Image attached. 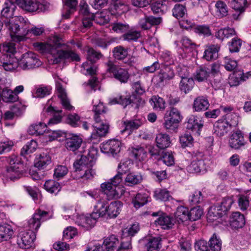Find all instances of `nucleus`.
Wrapping results in <instances>:
<instances>
[{
  "label": "nucleus",
  "instance_id": "1",
  "mask_svg": "<svg viewBox=\"0 0 251 251\" xmlns=\"http://www.w3.org/2000/svg\"><path fill=\"white\" fill-rule=\"evenodd\" d=\"M2 54L0 57V61L6 71L16 69L18 66L23 70H29L38 68L42 65V62L38 55L32 52H27L22 55L20 60L14 56L16 52L15 44L7 43L3 45Z\"/></svg>",
  "mask_w": 251,
  "mask_h": 251
},
{
  "label": "nucleus",
  "instance_id": "2",
  "mask_svg": "<svg viewBox=\"0 0 251 251\" xmlns=\"http://www.w3.org/2000/svg\"><path fill=\"white\" fill-rule=\"evenodd\" d=\"M34 47L41 52H47L51 55L52 64L59 63L62 60L70 61H80L79 55L72 50H56L50 45H44L43 43H35Z\"/></svg>",
  "mask_w": 251,
  "mask_h": 251
},
{
  "label": "nucleus",
  "instance_id": "3",
  "mask_svg": "<svg viewBox=\"0 0 251 251\" xmlns=\"http://www.w3.org/2000/svg\"><path fill=\"white\" fill-rule=\"evenodd\" d=\"M8 24H3L4 29H6L10 36L22 39L28 35V23L22 16H15L13 19L8 21Z\"/></svg>",
  "mask_w": 251,
  "mask_h": 251
},
{
  "label": "nucleus",
  "instance_id": "4",
  "mask_svg": "<svg viewBox=\"0 0 251 251\" xmlns=\"http://www.w3.org/2000/svg\"><path fill=\"white\" fill-rule=\"evenodd\" d=\"M182 116L180 111L175 107L167 110L164 116V127L169 131H175L177 128L179 123L181 121Z\"/></svg>",
  "mask_w": 251,
  "mask_h": 251
},
{
  "label": "nucleus",
  "instance_id": "5",
  "mask_svg": "<svg viewBox=\"0 0 251 251\" xmlns=\"http://www.w3.org/2000/svg\"><path fill=\"white\" fill-rule=\"evenodd\" d=\"M122 203L120 201L111 202L108 206L103 201L98 203L96 207L98 208V212L100 217L105 216L106 215L110 218H115L120 213Z\"/></svg>",
  "mask_w": 251,
  "mask_h": 251
},
{
  "label": "nucleus",
  "instance_id": "6",
  "mask_svg": "<svg viewBox=\"0 0 251 251\" xmlns=\"http://www.w3.org/2000/svg\"><path fill=\"white\" fill-rule=\"evenodd\" d=\"M195 248L197 251H220L222 248V241L214 233L208 242L200 240L195 243Z\"/></svg>",
  "mask_w": 251,
  "mask_h": 251
},
{
  "label": "nucleus",
  "instance_id": "7",
  "mask_svg": "<svg viewBox=\"0 0 251 251\" xmlns=\"http://www.w3.org/2000/svg\"><path fill=\"white\" fill-rule=\"evenodd\" d=\"M117 183L114 176L111 179V182H106L101 184L102 191L109 199H117L123 194V190L119 184Z\"/></svg>",
  "mask_w": 251,
  "mask_h": 251
},
{
  "label": "nucleus",
  "instance_id": "8",
  "mask_svg": "<svg viewBox=\"0 0 251 251\" xmlns=\"http://www.w3.org/2000/svg\"><path fill=\"white\" fill-rule=\"evenodd\" d=\"M106 65L107 71L112 74L116 79L121 83H126L127 82L130 75L127 70L116 66L111 60H108Z\"/></svg>",
  "mask_w": 251,
  "mask_h": 251
},
{
  "label": "nucleus",
  "instance_id": "9",
  "mask_svg": "<svg viewBox=\"0 0 251 251\" xmlns=\"http://www.w3.org/2000/svg\"><path fill=\"white\" fill-rule=\"evenodd\" d=\"M36 239V233L31 230L20 231L17 236V243L20 248L29 249Z\"/></svg>",
  "mask_w": 251,
  "mask_h": 251
},
{
  "label": "nucleus",
  "instance_id": "10",
  "mask_svg": "<svg viewBox=\"0 0 251 251\" xmlns=\"http://www.w3.org/2000/svg\"><path fill=\"white\" fill-rule=\"evenodd\" d=\"M112 104L119 103L126 107L129 104H131V107L138 109L140 105L144 103V100L139 97L132 94L130 97L120 96L115 98L110 101Z\"/></svg>",
  "mask_w": 251,
  "mask_h": 251
},
{
  "label": "nucleus",
  "instance_id": "11",
  "mask_svg": "<svg viewBox=\"0 0 251 251\" xmlns=\"http://www.w3.org/2000/svg\"><path fill=\"white\" fill-rule=\"evenodd\" d=\"M14 0H6L4 4L3 7L1 11L0 22L1 24L6 23L8 25V21L13 19L16 16L14 15L16 6L14 4Z\"/></svg>",
  "mask_w": 251,
  "mask_h": 251
},
{
  "label": "nucleus",
  "instance_id": "12",
  "mask_svg": "<svg viewBox=\"0 0 251 251\" xmlns=\"http://www.w3.org/2000/svg\"><path fill=\"white\" fill-rule=\"evenodd\" d=\"M49 213L40 209L36 210L32 217L28 221L29 230L34 231L35 232L38 230L41 226V221L46 219Z\"/></svg>",
  "mask_w": 251,
  "mask_h": 251
},
{
  "label": "nucleus",
  "instance_id": "13",
  "mask_svg": "<svg viewBox=\"0 0 251 251\" xmlns=\"http://www.w3.org/2000/svg\"><path fill=\"white\" fill-rule=\"evenodd\" d=\"M121 143L117 139H111L103 143L100 147L102 152L105 153L117 154L121 150Z\"/></svg>",
  "mask_w": 251,
  "mask_h": 251
},
{
  "label": "nucleus",
  "instance_id": "14",
  "mask_svg": "<svg viewBox=\"0 0 251 251\" xmlns=\"http://www.w3.org/2000/svg\"><path fill=\"white\" fill-rule=\"evenodd\" d=\"M100 217V215L97 211L92 213L89 216H81L77 219L76 222L79 226L89 229L95 226L97 219Z\"/></svg>",
  "mask_w": 251,
  "mask_h": 251
},
{
  "label": "nucleus",
  "instance_id": "15",
  "mask_svg": "<svg viewBox=\"0 0 251 251\" xmlns=\"http://www.w3.org/2000/svg\"><path fill=\"white\" fill-rule=\"evenodd\" d=\"M244 135L241 131H237L233 133L230 136L228 144L229 147L234 150H240L243 148L246 144Z\"/></svg>",
  "mask_w": 251,
  "mask_h": 251
},
{
  "label": "nucleus",
  "instance_id": "16",
  "mask_svg": "<svg viewBox=\"0 0 251 251\" xmlns=\"http://www.w3.org/2000/svg\"><path fill=\"white\" fill-rule=\"evenodd\" d=\"M56 88L57 92V95L60 100L61 103L64 109L67 110H72L74 107L71 105L70 100L67 98V93L65 89L62 87V85L56 82Z\"/></svg>",
  "mask_w": 251,
  "mask_h": 251
},
{
  "label": "nucleus",
  "instance_id": "17",
  "mask_svg": "<svg viewBox=\"0 0 251 251\" xmlns=\"http://www.w3.org/2000/svg\"><path fill=\"white\" fill-rule=\"evenodd\" d=\"M203 126V125L201 121L199 120L196 116L191 115L186 123V127L187 129L190 130L198 135H200L201 129Z\"/></svg>",
  "mask_w": 251,
  "mask_h": 251
},
{
  "label": "nucleus",
  "instance_id": "18",
  "mask_svg": "<svg viewBox=\"0 0 251 251\" xmlns=\"http://www.w3.org/2000/svg\"><path fill=\"white\" fill-rule=\"evenodd\" d=\"M82 143V138L78 135H69L66 139L65 146L68 150L75 151L80 147Z\"/></svg>",
  "mask_w": 251,
  "mask_h": 251
},
{
  "label": "nucleus",
  "instance_id": "19",
  "mask_svg": "<svg viewBox=\"0 0 251 251\" xmlns=\"http://www.w3.org/2000/svg\"><path fill=\"white\" fill-rule=\"evenodd\" d=\"M143 241L148 251H158L161 248V239L159 237L148 236L145 238Z\"/></svg>",
  "mask_w": 251,
  "mask_h": 251
},
{
  "label": "nucleus",
  "instance_id": "20",
  "mask_svg": "<svg viewBox=\"0 0 251 251\" xmlns=\"http://www.w3.org/2000/svg\"><path fill=\"white\" fill-rule=\"evenodd\" d=\"M210 105L207 97L200 96L196 98L194 100L193 108L197 112L203 111L207 110Z\"/></svg>",
  "mask_w": 251,
  "mask_h": 251
},
{
  "label": "nucleus",
  "instance_id": "21",
  "mask_svg": "<svg viewBox=\"0 0 251 251\" xmlns=\"http://www.w3.org/2000/svg\"><path fill=\"white\" fill-rule=\"evenodd\" d=\"M156 224L159 225L164 229H169L173 226L176 222L175 219L166 213H163L155 221Z\"/></svg>",
  "mask_w": 251,
  "mask_h": 251
},
{
  "label": "nucleus",
  "instance_id": "22",
  "mask_svg": "<svg viewBox=\"0 0 251 251\" xmlns=\"http://www.w3.org/2000/svg\"><path fill=\"white\" fill-rule=\"evenodd\" d=\"M119 1V0L117 1L112 0L111 3L109 8V11L112 15L119 16L128 11V6L124 3H121Z\"/></svg>",
  "mask_w": 251,
  "mask_h": 251
},
{
  "label": "nucleus",
  "instance_id": "23",
  "mask_svg": "<svg viewBox=\"0 0 251 251\" xmlns=\"http://www.w3.org/2000/svg\"><path fill=\"white\" fill-rule=\"evenodd\" d=\"M98 122L94 126L95 131L91 134V138L97 139L98 137L104 136L108 132L109 125L107 123Z\"/></svg>",
  "mask_w": 251,
  "mask_h": 251
},
{
  "label": "nucleus",
  "instance_id": "24",
  "mask_svg": "<svg viewBox=\"0 0 251 251\" xmlns=\"http://www.w3.org/2000/svg\"><path fill=\"white\" fill-rule=\"evenodd\" d=\"M229 222L233 228H242L246 223L244 215L239 212H233L230 217Z\"/></svg>",
  "mask_w": 251,
  "mask_h": 251
},
{
  "label": "nucleus",
  "instance_id": "25",
  "mask_svg": "<svg viewBox=\"0 0 251 251\" xmlns=\"http://www.w3.org/2000/svg\"><path fill=\"white\" fill-rule=\"evenodd\" d=\"M92 166V160H89V158L84 155H82L79 159L76 160L74 163L75 172L78 173V174L85 170L87 167Z\"/></svg>",
  "mask_w": 251,
  "mask_h": 251
},
{
  "label": "nucleus",
  "instance_id": "26",
  "mask_svg": "<svg viewBox=\"0 0 251 251\" xmlns=\"http://www.w3.org/2000/svg\"><path fill=\"white\" fill-rule=\"evenodd\" d=\"M229 129L231 128L226 122L225 121L224 118H223L216 122L214 125V133L220 137L226 134Z\"/></svg>",
  "mask_w": 251,
  "mask_h": 251
},
{
  "label": "nucleus",
  "instance_id": "27",
  "mask_svg": "<svg viewBox=\"0 0 251 251\" xmlns=\"http://www.w3.org/2000/svg\"><path fill=\"white\" fill-rule=\"evenodd\" d=\"M128 151L130 157L139 161L143 160L147 156L146 151L140 146L131 147L128 149Z\"/></svg>",
  "mask_w": 251,
  "mask_h": 251
},
{
  "label": "nucleus",
  "instance_id": "28",
  "mask_svg": "<svg viewBox=\"0 0 251 251\" xmlns=\"http://www.w3.org/2000/svg\"><path fill=\"white\" fill-rule=\"evenodd\" d=\"M155 142L157 147L160 149L164 150L168 148L171 144L170 136L166 133H159L156 135Z\"/></svg>",
  "mask_w": 251,
  "mask_h": 251
},
{
  "label": "nucleus",
  "instance_id": "29",
  "mask_svg": "<svg viewBox=\"0 0 251 251\" xmlns=\"http://www.w3.org/2000/svg\"><path fill=\"white\" fill-rule=\"evenodd\" d=\"M210 74V70L207 67L204 66H200L196 71L194 74V78L199 82H203L208 79Z\"/></svg>",
  "mask_w": 251,
  "mask_h": 251
},
{
  "label": "nucleus",
  "instance_id": "30",
  "mask_svg": "<svg viewBox=\"0 0 251 251\" xmlns=\"http://www.w3.org/2000/svg\"><path fill=\"white\" fill-rule=\"evenodd\" d=\"M220 47L218 45H211L207 47L204 51L203 58L207 61L215 60L218 57V51Z\"/></svg>",
  "mask_w": 251,
  "mask_h": 251
},
{
  "label": "nucleus",
  "instance_id": "31",
  "mask_svg": "<svg viewBox=\"0 0 251 251\" xmlns=\"http://www.w3.org/2000/svg\"><path fill=\"white\" fill-rule=\"evenodd\" d=\"M130 163L129 161L121 162L118 165V174L114 176L117 183H121L122 180V175L127 173L130 170Z\"/></svg>",
  "mask_w": 251,
  "mask_h": 251
},
{
  "label": "nucleus",
  "instance_id": "32",
  "mask_svg": "<svg viewBox=\"0 0 251 251\" xmlns=\"http://www.w3.org/2000/svg\"><path fill=\"white\" fill-rule=\"evenodd\" d=\"M51 162L50 156L47 153L43 152L38 155L34 162V165L39 169H44Z\"/></svg>",
  "mask_w": 251,
  "mask_h": 251
},
{
  "label": "nucleus",
  "instance_id": "33",
  "mask_svg": "<svg viewBox=\"0 0 251 251\" xmlns=\"http://www.w3.org/2000/svg\"><path fill=\"white\" fill-rule=\"evenodd\" d=\"M22 169V168H20V166L16 165L7 168L6 173V177L12 181L19 179L22 175L23 172Z\"/></svg>",
  "mask_w": 251,
  "mask_h": 251
},
{
  "label": "nucleus",
  "instance_id": "34",
  "mask_svg": "<svg viewBox=\"0 0 251 251\" xmlns=\"http://www.w3.org/2000/svg\"><path fill=\"white\" fill-rule=\"evenodd\" d=\"M175 221H177L178 223L186 221L189 220V210L185 206L178 207L175 213Z\"/></svg>",
  "mask_w": 251,
  "mask_h": 251
},
{
  "label": "nucleus",
  "instance_id": "35",
  "mask_svg": "<svg viewBox=\"0 0 251 251\" xmlns=\"http://www.w3.org/2000/svg\"><path fill=\"white\" fill-rule=\"evenodd\" d=\"M0 95L2 100L7 103L17 101L19 99L18 96L15 94L12 90L7 88L2 90Z\"/></svg>",
  "mask_w": 251,
  "mask_h": 251
},
{
  "label": "nucleus",
  "instance_id": "36",
  "mask_svg": "<svg viewBox=\"0 0 251 251\" xmlns=\"http://www.w3.org/2000/svg\"><path fill=\"white\" fill-rule=\"evenodd\" d=\"M143 180V176L140 174L130 173L127 174L125 181L126 185L132 186L140 183Z\"/></svg>",
  "mask_w": 251,
  "mask_h": 251
},
{
  "label": "nucleus",
  "instance_id": "37",
  "mask_svg": "<svg viewBox=\"0 0 251 251\" xmlns=\"http://www.w3.org/2000/svg\"><path fill=\"white\" fill-rule=\"evenodd\" d=\"M13 234L11 226L7 224L0 225V239L7 241L10 239Z\"/></svg>",
  "mask_w": 251,
  "mask_h": 251
},
{
  "label": "nucleus",
  "instance_id": "38",
  "mask_svg": "<svg viewBox=\"0 0 251 251\" xmlns=\"http://www.w3.org/2000/svg\"><path fill=\"white\" fill-rule=\"evenodd\" d=\"M203 169H204L203 160L201 159H198V158L194 160L187 168L188 171L191 173H199Z\"/></svg>",
  "mask_w": 251,
  "mask_h": 251
},
{
  "label": "nucleus",
  "instance_id": "39",
  "mask_svg": "<svg viewBox=\"0 0 251 251\" xmlns=\"http://www.w3.org/2000/svg\"><path fill=\"white\" fill-rule=\"evenodd\" d=\"M125 128L122 131L124 132L126 130H129V133L133 130L137 129L143 124V121L141 119H134L133 120H126L124 123Z\"/></svg>",
  "mask_w": 251,
  "mask_h": 251
},
{
  "label": "nucleus",
  "instance_id": "40",
  "mask_svg": "<svg viewBox=\"0 0 251 251\" xmlns=\"http://www.w3.org/2000/svg\"><path fill=\"white\" fill-rule=\"evenodd\" d=\"M194 81L192 78L182 77L179 83L180 89L186 94L192 90L194 85Z\"/></svg>",
  "mask_w": 251,
  "mask_h": 251
},
{
  "label": "nucleus",
  "instance_id": "41",
  "mask_svg": "<svg viewBox=\"0 0 251 251\" xmlns=\"http://www.w3.org/2000/svg\"><path fill=\"white\" fill-rule=\"evenodd\" d=\"M112 53L115 59L119 60H123L127 56V49L122 46H118L113 48Z\"/></svg>",
  "mask_w": 251,
  "mask_h": 251
},
{
  "label": "nucleus",
  "instance_id": "42",
  "mask_svg": "<svg viewBox=\"0 0 251 251\" xmlns=\"http://www.w3.org/2000/svg\"><path fill=\"white\" fill-rule=\"evenodd\" d=\"M119 243V240L114 235H111L105 238L103 244L105 247L107 251H114Z\"/></svg>",
  "mask_w": 251,
  "mask_h": 251
},
{
  "label": "nucleus",
  "instance_id": "43",
  "mask_svg": "<svg viewBox=\"0 0 251 251\" xmlns=\"http://www.w3.org/2000/svg\"><path fill=\"white\" fill-rule=\"evenodd\" d=\"M44 187L48 192L51 194H57L61 189L60 184L52 179L46 181L44 184Z\"/></svg>",
  "mask_w": 251,
  "mask_h": 251
},
{
  "label": "nucleus",
  "instance_id": "44",
  "mask_svg": "<svg viewBox=\"0 0 251 251\" xmlns=\"http://www.w3.org/2000/svg\"><path fill=\"white\" fill-rule=\"evenodd\" d=\"M93 111L95 112L94 119L96 122H100L101 120V118L103 117V114L105 113L107 109L103 105V103L99 102L97 105L94 107Z\"/></svg>",
  "mask_w": 251,
  "mask_h": 251
},
{
  "label": "nucleus",
  "instance_id": "45",
  "mask_svg": "<svg viewBox=\"0 0 251 251\" xmlns=\"http://www.w3.org/2000/svg\"><path fill=\"white\" fill-rule=\"evenodd\" d=\"M103 55L100 51H97L92 48H88L87 50V59L92 64L95 63L98 60L101 58Z\"/></svg>",
  "mask_w": 251,
  "mask_h": 251
},
{
  "label": "nucleus",
  "instance_id": "46",
  "mask_svg": "<svg viewBox=\"0 0 251 251\" xmlns=\"http://www.w3.org/2000/svg\"><path fill=\"white\" fill-rule=\"evenodd\" d=\"M46 127V125L42 123L38 124H33L29 127L28 132L30 135H42L45 132Z\"/></svg>",
  "mask_w": 251,
  "mask_h": 251
},
{
  "label": "nucleus",
  "instance_id": "47",
  "mask_svg": "<svg viewBox=\"0 0 251 251\" xmlns=\"http://www.w3.org/2000/svg\"><path fill=\"white\" fill-rule=\"evenodd\" d=\"M250 199H251V191L239 196L238 201L239 206L242 210H246L249 207Z\"/></svg>",
  "mask_w": 251,
  "mask_h": 251
},
{
  "label": "nucleus",
  "instance_id": "48",
  "mask_svg": "<svg viewBox=\"0 0 251 251\" xmlns=\"http://www.w3.org/2000/svg\"><path fill=\"white\" fill-rule=\"evenodd\" d=\"M150 101L153 108L155 110H164L165 108V100L158 96L152 97Z\"/></svg>",
  "mask_w": 251,
  "mask_h": 251
},
{
  "label": "nucleus",
  "instance_id": "49",
  "mask_svg": "<svg viewBox=\"0 0 251 251\" xmlns=\"http://www.w3.org/2000/svg\"><path fill=\"white\" fill-rule=\"evenodd\" d=\"M175 73L174 70L170 68L166 67L164 71L161 72L158 75L159 82L162 83L164 81L169 80L174 78Z\"/></svg>",
  "mask_w": 251,
  "mask_h": 251
},
{
  "label": "nucleus",
  "instance_id": "50",
  "mask_svg": "<svg viewBox=\"0 0 251 251\" xmlns=\"http://www.w3.org/2000/svg\"><path fill=\"white\" fill-rule=\"evenodd\" d=\"M154 197L156 200L166 201L171 198L170 192L166 189H157L154 192Z\"/></svg>",
  "mask_w": 251,
  "mask_h": 251
},
{
  "label": "nucleus",
  "instance_id": "51",
  "mask_svg": "<svg viewBox=\"0 0 251 251\" xmlns=\"http://www.w3.org/2000/svg\"><path fill=\"white\" fill-rule=\"evenodd\" d=\"M233 203V200L232 198L229 197L225 198L222 200L220 204L216 207L218 210L222 212L225 215L229 210Z\"/></svg>",
  "mask_w": 251,
  "mask_h": 251
},
{
  "label": "nucleus",
  "instance_id": "52",
  "mask_svg": "<svg viewBox=\"0 0 251 251\" xmlns=\"http://www.w3.org/2000/svg\"><path fill=\"white\" fill-rule=\"evenodd\" d=\"M234 28L227 27L221 29L216 33V37L220 39L223 40L225 38H229L235 34Z\"/></svg>",
  "mask_w": 251,
  "mask_h": 251
},
{
  "label": "nucleus",
  "instance_id": "53",
  "mask_svg": "<svg viewBox=\"0 0 251 251\" xmlns=\"http://www.w3.org/2000/svg\"><path fill=\"white\" fill-rule=\"evenodd\" d=\"M173 15L177 19L183 17L187 13L186 7L180 4H176L172 9Z\"/></svg>",
  "mask_w": 251,
  "mask_h": 251
},
{
  "label": "nucleus",
  "instance_id": "54",
  "mask_svg": "<svg viewBox=\"0 0 251 251\" xmlns=\"http://www.w3.org/2000/svg\"><path fill=\"white\" fill-rule=\"evenodd\" d=\"M46 111L47 112L53 111L57 113V114H54L53 117L49 120L48 123L49 125L51 124H57L61 122L62 115L59 114L62 112L61 110H56L53 107L50 106L46 109Z\"/></svg>",
  "mask_w": 251,
  "mask_h": 251
},
{
  "label": "nucleus",
  "instance_id": "55",
  "mask_svg": "<svg viewBox=\"0 0 251 251\" xmlns=\"http://www.w3.org/2000/svg\"><path fill=\"white\" fill-rule=\"evenodd\" d=\"M38 146L37 143L34 140L27 142L21 150V154L23 155L29 154L34 152Z\"/></svg>",
  "mask_w": 251,
  "mask_h": 251
},
{
  "label": "nucleus",
  "instance_id": "56",
  "mask_svg": "<svg viewBox=\"0 0 251 251\" xmlns=\"http://www.w3.org/2000/svg\"><path fill=\"white\" fill-rule=\"evenodd\" d=\"M189 220L195 221L201 218L203 215V210L200 206L193 207L189 211Z\"/></svg>",
  "mask_w": 251,
  "mask_h": 251
},
{
  "label": "nucleus",
  "instance_id": "57",
  "mask_svg": "<svg viewBox=\"0 0 251 251\" xmlns=\"http://www.w3.org/2000/svg\"><path fill=\"white\" fill-rule=\"evenodd\" d=\"M51 89L50 86H39L36 89L34 97L40 98H44L50 94Z\"/></svg>",
  "mask_w": 251,
  "mask_h": 251
},
{
  "label": "nucleus",
  "instance_id": "58",
  "mask_svg": "<svg viewBox=\"0 0 251 251\" xmlns=\"http://www.w3.org/2000/svg\"><path fill=\"white\" fill-rule=\"evenodd\" d=\"M224 215L222 212L218 210L217 207H211L208 210L207 214V218L208 221H213L216 220Z\"/></svg>",
  "mask_w": 251,
  "mask_h": 251
},
{
  "label": "nucleus",
  "instance_id": "59",
  "mask_svg": "<svg viewBox=\"0 0 251 251\" xmlns=\"http://www.w3.org/2000/svg\"><path fill=\"white\" fill-rule=\"evenodd\" d=\"M222 118H224L230 128L236 126L238 124V118L235 113L227 114Z\"/></svg>",
  "mask_w": 251,
  "mask_h": 251
},
{
  "label": "nucleus",
  "instance_id": "60",
  "mask_svg": "<svg viewBox=\"0 0 251 251\" xmlns=\"http://www.w3.org/2000/svg\"><path fill=\"white\" fill-rule=\"evenodd\" d=\"M141 36V32L137 30H129L123 35L124 40L136 41Z\"/></svg>",
  "mask_w": 251,
  "mask_h": 251
},
{
  "label": "nucleus",
  "instance_id": "61",
  "mask_svg": "<svg viewBox=\"0 0 251 251\" xmlns=\"http://www.w3.org/2000/svg\"><path fill=\"white\" fill-rule=\"evenodd\" d=\"M148 201L147 197L144 195L138 193L133 200L134 206L136 208H139L147 203Z\"/></svg>",
  "mask_w": 251,
  "mask_h": 251
},
{
  "label": "nucleus",
  "instance_id": "62",
  "mask_svg": "<svg viewBox=\"0 0 251 251\" xmlns=\"http://www.w3.org/2000/svg\"><path fill=\"white\" fill-rule=\"evenodd\" d=\"M68 169L65 166L58 165L54 170L53 177L57 180L63 178L68 173Z\"/></svg>",
  "mask_w": 251,
  "mask_h": 251
},
{
  "label": "nucleus",
  "instance_id": "63",
  "mask_svg": "<svg viewBox=\"0 0 251 251\" xmlns=\"http://www.w3.org/2000/svg\"><path fill=\"white\" fill-rule=\"evenodd\" d=\"M230 3L235 10L242 13L245 10V6L247 1V0H231Z\"/></svg>",
  "mask_w": 251,
  "mask_h": 251
},
{
  "label": "nucleus",
  "instance_id": "64",
  "mask_svg": "<svg viewBox=\"0 0 251 251\" xmlns=\"http://www.w3.org/2000/svg\"><path fill=\"white\" fill-rule=\"evenodd\" d=\"M151 7L153 12L156 14H163L167 10L166 5L160 1H156L152 3L151 4Z\"/></svg>",
  "mask_w": 251,
  "mask_h": 251
}]
</instances>
